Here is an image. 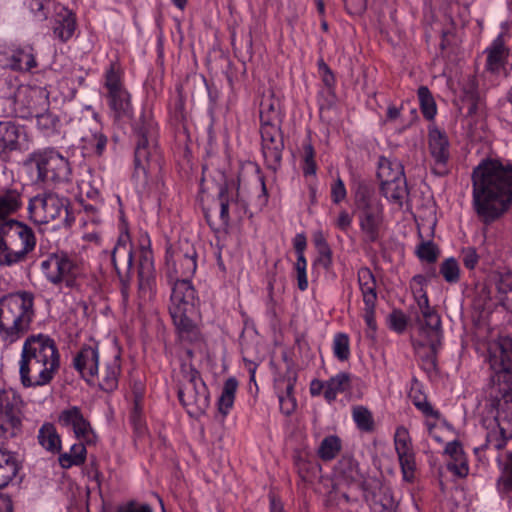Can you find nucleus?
Returning <instances> with one entry per match:
<instances>
[{"mask_svg": "<svg viewBox=\"0 0 512 512\" xmlns=\"http://www.w3.org/2000/svg\"><path fill=\"white\" fill-rule=\"evenodd\" d=\"M488 361L492 370L490 384L502 396L498 401L495 421L499 429L486 434L485 446L500 450L512 439V338L501 337L487 345Z\"/></svg>", "mask_w": 512, "mask_h": 512, "instance_id": "obj_1", "label": "nucleus"}, {"mask_svg": "<svg viewBox=\"0 0 512 512\" xmlns=\"http://www.w3.org/2000/svg\"><path fill=\"white\" fill-rule=\"evenodd\" d=\"M60 368V353L48 335H30L23 343L19 361L20 380L25 387L49 384Z\"/></svg>", "mask_w": 512, "mask_h": 512, "instance_id": "obj_2", "label": "nucleus"}, {"mask_svg": "<svg viewBox=\"0 0 512 512\" xmlns=\"http://www.w3.org/2000/svg\"><path fill=\"white\" fill-rule=\"evenodd\" d=\"M512 204V163L500 157L482 159V221L490 222Z\"/></svg>", "mask_w": 512, "mask_h": 512, "instance_id": "obj_3", "label": "nucleus"}, {"mask_svg": "<svg viewBox=\"0 0 512 512\" xmlns=\"http://www.w3.org/2000/svg\"><path fill=\"white\" fill-rule=\"evenodd\" d=\"M34 315L33 295L28 292L10 294L0 300V338L12 344L30 327Z\"/></svg>", "mask_w": 512, "mask_h": 512, "instance_id": "obj_4", "label": "nucleus"}, {"mask_svg": "<svg viewBox=\"0 0 512 512\" xmlns=\"http://www.w3.org/2000/svg\"><path fill=\"white\" fill-rule=\"evenodd\" d=\"M169 312L182 338L194 340L198 336L191 316L195 313L198 298L189 278H174Z\"/></svg>", "mask_w": 512, "mask_h": 512, "instance_id": "obj_5", "label": "nucleus"}, {"mask_svg": "<svg viewBox=\"0 0 512 512\" xmlns=\"http://www.w3.org/2000/svg\"><path fill=\"white\" fill-rule=\"evenodd\" d=\"M26 165L36 171L37 183L56 184L70 180L71 167L68 159L53 148L34 151L28 156Z\"/></svg>", "mask_w": 512, "mask_h": 512, "instance_id": "obj_6", "label": "nucleus"}, {"mask_svg": "<svg viewBox=\"0 0 512 512\" xmlns=\"http://www.w3.org/2000/svg\"><path fill=\"white\" fill-rule=\"evenodd\" d=\"M136 137L135 166L144 172L160 159L158 149V130L150 112H143L134 124Z\"/></svg>", "mask_w": 512, "mask_h": 512, "instance_id": "obj_7", "label": "nucleus"}, {"mask_svg": "<svg viewBox=\"0 0 512 512\" xmlns=\"http://www.w3.org/2000/svg\"><path fill=\"white\" fill-rule=\"evenodd\" d=\"M45 278L53 285L64 284L65 287L76 289L83 275V269L75 256L64 251L49 254L40 264Z\"/></svg>", "mask_w": 512, "mask_h": 512, "instance_id": "obj_8", "label": "nucleus"}, {"mask_svg": "<svg viewBox=\"0 0 512 512\" xmlns=\"http://www.w3.org/2000/svg\"><path fill=\"white\" fill-rule=\"evenodd\" d=\"M69 200L55 193L38 194L30 199L29 217L37 224H47L59 220L64 226H70L73 218L68 210Z\"/></svg>", "mask_w": 512, "mask_h": 512, "instance_id": "obj_9", "label": "nucleus"}, {"mask_svg": "<svg viewBox=\"0 0 512 512\" xmlns=\"http://www.w3.org/2000/svg\"><path fill=\"white\" fill-rule=\"evenodd\" d=\"M184 383L179 388L178 398L188 414L198 418L209 407V392L199 372L187 365L182 366Z\"/></svg>", "mask_w": 512, "mask_h": 512, "instance_id": "obj_10", "label": "nucleus"}, {"mask_svg": "<svg viewBox=\"0 0 512 512\" xmlns=\"http://www.w3.org/2000/svg\"><path fill=\"white\" fill-rule=\"evenodd\" d=\"M196 257V249L187 239L170 245L166 251L168 277L170 279L192 277L197 268Z\"/></svg>", "mask_w": 512, "mask_h": 512, "instance_id": "obj_11", "label": "nucleus"}, {"mask_svg": "<svg viewBox=\"0 0 512 512\" xmlns=\"http://www.w3.org/2000/svg\"><path fill=\"white\" fill-rule=\"evenodd\" d=\"M23 401L13 389H0V437L17 436L22 427Z\"/></svg>", "mask_w": 512, "mask_h": 512, "instance_id": "obj_12", "label": "nucleus"}, {"mask_svg": "<svg viewBox=\"0 0 512 512\" xmlns=\"http://www.w3.org/2000/svg\"><path fill=\"white\" fill-rule=\"evenodd\" d=\"M353 484L363 493L373 512H398L397 502L384 482H353Z\"/></svg>", "mask_w": 512, "mask_h": 512, "instance_id": "obj_13", "label": "nucleus"}, {"mask_svg": "<svg viewBox=\"0 0 512 512\" xmlns=\"http://www.w3.org/2000/svg\"><path fill=\"white\" fill-rule=\"evenodd\" d=\"M262 154L268 169L276 172L281 165L284 141L281 129L277 125H265L260 128Z\"/></svg>", "mask_w": 512, "mask_h": 512, "instance_id": "obj_14", "label": "nucleus"}, {"mask_svg": "<svg viewBox=\"0 0 512 512\" xmlns=\"http://www.w3.org/2000/svg\"><path fill=\"white\" fill-rule=\"evenodd\" d=\"M360 210V228L365 240L373 243L379 238V229L382 223V208L379 203L367 196H361L357 201Z\"/></svg>", "mask_w": 512, "mask_h": 512, "instance_id": "obj_15", "label": "nucleus"}, {"mask_svg": "<svg viewBox=\"0 0 512 512\" xmlns=\"http://www.w3.org/2000/svg\"><path fill=\"white\" fill-rule=\"evenodd\" d=\"M0 66L16 72H32L38 67L36 51L30 44L12 47L0 52Z\"/></svg>", "mask_w": 512, "mask_h": 512, "instance_id": "obj_16", "label": "nucleus"}, {"mask_svg": "<svg viewBox=\"0 0 512 512\" xmlns=\"http://www.w3.org/2000/svg\"><path fill=\"white\" fill-rule=\"evenodd\" d=\"M58 421L62 426L71 427L77 439L87 444L95 443L96 435L78 407L73 406L63 410Z\"/></svg>", "mask_w": 512, "mask_h": 512, "instance_id": "obj_17", "label": "nucleus"}, {"mask_svg": "<svg viewBox=\"0 0 512 512\" xmlns=\"http://www.w3.org/2000/svg\"><path fill=\"white\" fill-rule=\"evenodd\" d=\"M487 62L485 71L482 72V81L488 77H495L498 79L504 76V63L508 54L502 35H499L491 44L486 48Z\"/></svg>", "mask_w": 512, "mask_h": 512, "instance_id": "obj_18", "label": "nucleus"}, {"mask_svg": "<svg viewBox=\"0 0 512 512\" xmlns=\"http://www.w3.org/2000/svg\"><path fill=\"white\" fill-rule=\"evenodd\" d=\"M26 142L23 127L11 121H0V157L21 150Z\"/></svg>", "mask_w": 512, "mask_h": 512, "instance_id": "obj_19", "label": "nucleus"}, {"mask_svg": "<svg viewBox=\"0 0 512 512\" xmlns=\"http://www.w3.org/2000/svg\"><path fill=\"white\" fill-rule=\"evenodd\" d=\"M73 366L86 382H90L98 375L99 370V351L97 346H83L74 356Z\"/></svg>", "mask_w": 512, "mask_h": 512, "instance_id": "obj_20", "label": "nucleus"}, {"mask_svg": "<svg viewBox=\"0 0 512 512\" xmlns=\"http://www.w3.org/2000/svg\"><path fill=\"white\" fill-rule=\"evenodd\" d=\"M419 313L416 316L419 332H430L434 341L439 337L441 329V319L438 313L429 306V300L426 294H422L417 300Z\"/></svg>", "mask_w": 512, "mask_h": 512, "instance_id": "obj_21", "label": "nucleus"}, {"mask_svg": "<svg viewBox=\"0 0 512 512\" xmlns=\"http://www.w3.org/2000/svg\"><path fill=\"white\" fill-rule=\"evenodd\" d=\"M0 235L14 239L33 251L36 246V237L33 229L17 220H9L0 226Z\"/></svg>", "mask_w": 512, "mask_h": 512, "instance_id": "obj_22", "label": "nucleus"}, {"mask_svg": "<svg viewBox=\"0 0 512 512\" xmlns=\"http://www.w3.org/2000/svg\"><path fill=\"white\" fill-rule=\"evenodd\" d=\"M425 337L424 341H415L414 348L416 353L421 357L426 369L433 370L436 367V355L441 346L442 331H439L437 341H434L430 332H420Z\"/></svg>", "mask_w": 512, "mask_h": 512, "instance_id": "obj_23", "label": "nucleus"}, {"mask_svg": "<svg viewBox=\"0 0 512 512\" xmlns=\"http://www.w3.org/2000/svg\"><path fill=\"white\" fill-rule=\"evenodd\" d=\"M111 260L117 273L121 274V269L129 271L133 265V253L128 234H121L112 251Z\"/></svg>", "mask_w": 512, "mask_h": 512, "instance_id": "obj_24", "label": "nucleus"}, {"mask_svg": "<svg viewBox=\"0 0 512 512\" xmlns=\"http://www.w3.org/2000/svg\"><path fill=\"white\" fill-rule=\"evenodd\" d=\"M429 149L436 164H446L450 155L449 141L446 134L436 127L429 129Z\"/></svg>", "mask_w": 512, "mask_h": 512, "instance_id": "obj_25", "label": "nucleus"}, {"mask_svg": "<svg viewBox=\"0 0 512 512\" xmlns=\"http://www.w3.org/2000/svg\"><path fill=\"white\" fill-rule=\"evenodd\" d=\"M108 104L116 121L129 120L132 115V105L130 94L127 90H122L111 95H107Z\"/></svg>", "mask_w": 512, "mask_h": 512, "instance_id": "obj_26", "label": "nucleus"}, {"mask_svg": "<svg viewBox=\"0 0 512 512\" xmlns=\"http://www.w3.org/2000/svg\"><path fill=\"white\" fill-rule=\"evenodd\" d=\"M22 205V195L17 189L0 191V226L8 222L11 214L17 212Z\"/></svg>", "mask_w": 512, "mask_h": 512, "instance_id": "obj_27", "label": "nucleus"}, {"mask_svg": "<svg viewBox=\"0 0 512 512\" xmlns=\"http://www.w3.org/2000/svg\"><path fill=\"white\" fill-rule=\"evenodd\" d=\"M445 453L451 457V461L447 463V469L457 477H467L469 469L466 461L462 457L460 443L457 441L448 442L445 447Z\"/></svg>", "mask_w": 512, "mask_h": 512, "instance_id": "obj_28", "label": "nucleus"}, {"mask_svg": "<svg viewBox=\"0 0 512 512\" xmlns=\"http://www.w3.org/2000/svg\"><path fill=\"white\" fill-rule=\"evenodd\" d=\"M377 176L381 183L406 179L404 167L397 159L381 157L378 164Z\"/></svg>", "mask_w": 512, "mask_h": 512, "instance_id": "obj_29", "label": "nucleus"}, {"mask_svg": "<svg viewBox=\"0 0 512 512\" xmlns=\"http://www.w3.org/2000/svg\"><path fill=\"white\" fill-rule=\"evenodd\" d=\"M351 374L340 372L325 382L324 397L328 402H333L339 393L351 388Z\"/></svg>", "mask_w": 512, "mask_h": 512, "instance_id": "obj_30", "label": "nucleus"}, {"mask_svg": "<svg viewBox=\"0 0 512 512\" xmlns=\"http://www.w3.org/2000/svg\"><path fill=\"white\" fill-rule=\"evenodd\" d=\"M357 278L363 302H377V284L372 271L368 267H361L357 272Z\"/></svg>", "mask_w": 512, "mask_h": 512, "instance_id": "obj_31", "label": "nucleus"}, {"mask_svg": "<svg viewBox=\"0 0 512 512\" xmlns=\"http://www.w3.org/2000/svg\"><path fill=\"white\" fill-rule=\"evenodd\" d=\"M38 442L47 451L55 454L61 449V439L56 428L51 423H45L38 431Z\"/></svg>", "mask_w": 512, "mask_h": 512, "instance_id": "obj_32", "label": "nucleus"}, {"mask_svg": "<svg viewBox=\"0 0 512 512\" xmlns=\"http://www.w3.org/2000/svg\"><path fill=\"white\" fill-rule=\"evenodd\" d=\"M335 480H357L360 471L357 462L350 456H343L333 470Z\"/></svg>", "mask_w": 512, "mask_h": 512, "instance_id": "obj_33", "label": "nucleus"}, {"mask_svg": "<svg viewBox=\"0 0 512 512\" xmlns=\"http://www.w3.org/2000/svg\"><path fill=\"white\" fill-rule=\"evenodd\" d=\"M381 192L389 201L402 206L408 195L406 179L381 183Z\"/></svg>", "mask_w": 512, "mask_h": 512, "instance_id": "obj_34", "label": "nucleus"}, {"mask_svg": "<svg viewBox=\"0 0 512 512\" xmlns=\"http://www.w3.org/2000/svg\"><path fill=\"white\" fill-rule=\"evenodd\" d=\"M491 282L497 292V300L501 305H505L506 295L512 292V271L504 270L495 272L491 275Z\"/></svg>", "mask_w": 512, "mask_h": 512, "instance_id": "obj_35", "label": "nucleus"}, {"mask_svg": "<svg viewBox=\"0 0 512 512\" xmlns=\"http://www.w3.org/2000/svg\"><path fill=\"white\" fill-rule=\"evenodd\" d=\"M155 278L145 276L143 271H139V283L137 293V307L141 311L145 305L150 302L154 296Z\"/></svg>", "mask_w": 512, "mask_h": 512, "instance_id": "obj_36", "label": "nucleus"}, {"mask_svg": "<svg viewBox=\"0 0 512 512\" xmlns=\"http://www.w3.org/2000/svg\"><path fill=\"white\" fill-rule=\"evenodd\" d=\"M237 387L238 382L233 377L228 378L224 383L221 395L218 399V410L223 416H226L233 407Z\"/></svg>", "mask_w": 512, "mask_h": 512, "instance_id": "obj_37", "label": "nucleus"}, {"mask_svg": "<svg viewBox=\"0 0 512 512\" xmlns=\"http://www.w3.org/2000/svg\"><path fill=\"white\" fill-rule=\"evenodd\" d=\"M76 443L71 446L69 452H65L59 455V464L62 468H70L73 465H80L84 463L86 459V448L84 441Z\"/></svg>", "mask_w": 512, "mask_h": 512, "instance_id": "obj_38", "label": "nucleus"}, {"mask_svg": "<svg viewBox=\"0 0 512 512\" xmlns=\"http://www.w3.org/2000/svg\"><path fill=\"white\" fill-rule=\"evenodd\" d=\"M120 373V364L117 359L108 364L100 375L99 385L102 390L111 392L118 386V376Z\"/></svg>", "mask_w": 512, "mask_h": 512, "instance_id": "obj_39", "label": "nucleus"}, {"mask_svg": "<svg viewBox=\"0 0 512 512\" xmlns=\"http://www.w3.org/2000/svg\"><path fill=\"white\" fill-rule=\"evenodd\" d=\"M341 448V439L336 435H330L321 441L317 453L323 461H330L339 454Z\"/></svg>", "mask_w": 512, "mask_h": 512, "instance_id": "obj_40", "label": "nucleus"}, {"mask_svg": "<svg viewBox=\"0 0 512 512\" xmlns=\"http://www.w3.org/2000/svg\"><path fill=\"white\" fill-rule=\"evenodd\" d=\"M75 28V18L71 13L67 12L65 15L60 16V18L56 20L53 31L55 36L64 42L72 37Z\"/></svg>", "mask_w": 512, "mask_h": 512, "instance_id": "obj_41", "label": "nucleus"}, {"mask_svg": "<svg viewBox=\"0 0 512 512\" xmlns=\"http://www.w3.org/2000/svg\"><path fill=\"white\" fill-rule=\"evenodd\" d=\"M279 101L273 97L264 98L260 103L261 126L276 125L274 121L278 118Z\"/></svg>", "mask_w": 512, "mask_h": 512, "instance_id": "obj_42", "label": "nucleus"}, {"mask_svg": "<svg viewBox=\"0 0 512 512\" xmlns=\"http://www.w3.org/2000/svg\"><path fill=\"white\" fill-rule=\"evenodd\" d=\"M439 274L450 284H455L460 280V266L454 257L443 260L439 266Z\"/></svg>", "mask_w": 512, "mask_h": 512, "instance_id": "obj_43", "label": "nucleus"}, {"mask_svg": "<svg viewBox=\"0 0 512 512\" xmlns=\"http://www.w3.org/2000/svg\"><path fill=\"white\" fill-rule=\"evenodd\" d=\"M105 88L108 95L125 90L121 80V71L116 63H111L105 72Z\"/></svg>", "mask_w": 512, "mask_h": 512, "instance_id": "obj_44", "label": "nucleus"}, {"mask_svg": "<svg viewBox=\"0 0 512 512\" xmlns=\"http://www.w3.org/2000/svg\"><path fill=\"white\" fill-rule=\"evenodd\" d=\"M19 465L10 453H0V480H13L17 477Z\"/></svg>", "mask_w": 512, "mask_h": 512, "instance_id": "obj_45", "label": "nucleus"}, {"mask_svg": "<svg viewBox=\"0 0 512 512\" xmlns=\"http://www.w3.org/2000/svg\"><path fill=\"white\" fill-rule=\"evenodd\" d=\"M35 118L37 127L43 132L44 135L49 136L57 132L60 120L50 111L36 114Z\"/></svg>", "mask_w": 512, "mask_h": 512, "instance_id": "obj_46", "label": "nucleus"}, {"mask_svg": "<svg viewBox=\"0 0 512 512\" xmlns=\"http://www.w3.org/2000/svg\"><path fill=\"white\" fill-rule=\"evenodd\" d=\"M418 99L425 118L428 120L433 119L436 114V104L430 90L426 86L419 87Z\"/></svg>", "mask_w": 512, "mask_h": 512, "instance_id": "obj_47", "label": "nucleus"}, {"mask_svg": "<svg viewBox=\"0 0 512 512\" xmlns=\"http://www.w3.org/2000/svg\"><path fill=\"white\" fill-rule=\"evenodd\" d=\"M415 252L421 261L427 263H435L440 255L438 246L432 241H422Z\"/></svg>", "mask_w": 512, "mask_h": 512, "instance_id": "obj_48", "label": "nucleus"}, {"mask_svg": "<svg viewBox=\"0 0 512 512\" xmlns=\"http://www.w3.org/2000/svg\"><path fill=\"white\" fill-rule=\"evenodd\" d=\"M353 419L357 427L362 431L370 432L374 428L372 413L363 406H358L353 409Z\"/></svg>", "mask_w": 512, "mask_h": 512, "instance_id": "obj_49", "label": "nucleus"}, {"mask_svg": "<svg viewBox=\"0 0 512 512\" xmlns=\"http://www.w3.org/2000/svg\"><path fill=\"white\" fill-rule=\"evenodd\" d=\"M333 353L340 361H346L350 357L349 337L345 333H337L333 339Z\"/></svg>", "mask_w": 512, "mask_h": 512, "instance_id": "obj_50", "label": "nucleus"}, {"mask_svg": "<svg viewBox=\"0 0 512 512\" xmlns=\"http://www.w3.org/2000/svg\"><path fill=\"white\" fill-rule=\"evenodd\" d=\"M85 148L92 151L97 156L102 155L106 148L107 137L100 131H96L90 136L83 137Z\"/></svg>", "mask_w": 512, "mask_h": 512, "instance_id": "obj_51", "label": "nucleus"}, {"mask_svg": "<svg viewBox=\"0 0 512 512\" xmlns=\"http://www.w3.org/2000/svg\"><path fill=\"white\" fill-rule=\"evenodd\" d=\"M304 176H315L317 165L315 162V150L310 142L303 144V165Z\"/></svg>", "mask_w": 512, "mask_h": 512, "instance_id": "obj_52", "label": "nucleus"}, {"mask_svg": "<svg viewBox=\"0 0 512 512\" xmlns=\"http://www.w3.org/2000/svg\"><path fill=\"white\" fill-rule=\"evenodd\" d=\"M463 104L467 106L465 124L468 127L471 135H474L477 130V122H474V116L476 115L478 109V98L474 97V95L467 94L465 99L463 100Z\"/></svg>", "mask_w": 512, "mask_h": 512, "instance_id": "obj_53", "label": "nucleus"}, {"mask_svg": "<svg viewBox=\"0 0 512 512\" xmlns=\"http://www.w3.org/2000/svg\"><path fill=\"white\" fill-rule=\"evenodd\" d=\"M394 444L395 449L398 454H404L408 452H412L411 447V438L409 435L408 430L404 426H399L396 429L395 435H394Z\"/></svg>", "mask_w": 512, "mask_h": 512, "instance_id": "obj_54", "label": "nucleus"}, {"mask_svg": "<svg viewBox=\"0 0 512 512\" xmlns=\"http://www.w3.org/2000/svg\"><path fill=\"white\" fill-rule=\"evenodd\" d=\"M402 474H403V480H412L415 475V469H416V463H415V457L414 453L408 452L404 454H398Z\"/></svg>", "mask_w": 512, "mask_h": 512, "instance_id": "obj_55", "label": "nucleus"}, {"mask_svg": "<svg viewBox=\"0 0 512 512\" xmlns=\"http://www.w3.org/2000/svg\"><path fill=\"white\" fill-rule=\"evenodd\" d=\"M473 181V208L480 216V164L474 167L472 174Z\"/></svg>", "mask_w": 512, "mask_h": 512, "instance_id": "obj_56", "label": "nucleus"}, {"mask_svg": "<svg viewBox=\"0 0 512 512\" xmlns=\"http://www.w3.org/2000/svg\"><path fill=\"white\" fill-rule=\"evenodd\" d=\"M389 325L390 328L395 330L398 333H402L407 326V319L405 314L400 310H394L389 315Z\"/></svg>", "mask_w": 512, "mask_h": 512, "instance_id": "obj_57", "label": "nucleus"}, {"mask_svg": "<svg viewBox=\"0 0 512 512\" xmlns=\"http://www.w3.org/2000/svg\"><path fill=\"white\" fill-rule=\"evenodd\" d=\"M78 188L81 197L85 196L88 199L98 201L100 198L99 188L93 185L90 181L81 180L78 183Z\"/></svg>", "mask_w": 512, "mask_h": 512, "instance_id": "obj_58", "label": "nucleus"}, {"mask_svg": "<svg viewBox=\"0 0 512 512\" xmlns=\"http://www.w3.org/2000/svg\"><path fill=\"white\" fill-rule=\"evenodd\" d=\"M219 200H220V219L224 225L229 223V208L231 202L228 199L227 188L221 187L219 192Z\"/></svg>", "mask_w": 512, "mask_h": 512, "instance_id": "obj_59", "label": "nucleus"}, {"mask_svg": "<svg viewBox=\"0 0 512 512\" xmlns=\"http://www.w3.org/2000/svg\"><path fill=\"white\" fill-rule=\"evenodd\" d=\"M278 400L280 410L283 414L289 416L295 411L297 407V401L295 396H288L285 395L284 393H278Z\"/></svg>", "mask_w": 512, "mask_h": 512, "instance_id": "obj_60", "label": "nucleus"}, {"mask_svg": "<svg viewBox=\"0 0 512 512\" xmlns=\"http://www.w3.org/2000/svg\"><path fill=\"white\" fill-rule=\"evenodd\" d=\"M117 512H153V509L148 504H140L135 500H131L119 505Z\"/></svg>", "mask_w": 512, "mask_h": 512, "instance_id": "obj_61", "label": "nucleus"}, {"mask_svg": "<svg viewBox=\"0 0 512 512\" xmlns=\"http://www.w3.org/2000/svg\"><path fill=\"white\" fill-rule=\"evenodd\" d=\"M462 261L467 269L473 270L478 264V254L474 247H467L462 249Z\"/></svg>", "mask_w": 512, "mask_h": 512, "instance_id": "obj_62", "label": "nucleus"}, {"mask_svg": "<svg viewBox=\"0 0 512 512\" xmlns=\"http://www.w3.org/2000/svg\"><path fill=\"white\" fill-rule=\"evenodd\" d=\"M347 195L346 188L344 182L341 178H337L335 182L331 186V198L334 203H340L345 199Z\"/></svg>", "mask_w": 512, "mask_h": 512, "instance_id": "obj_63", "label": "nucleus"}, {"mask_svg": "<svg viewBox=\"0 0 512 512\" xmlns=\"http://www.w3.org/2000/svg\"><path fill=\"white\" fill-rule=\"evenodd\" d=\"M24 4L40 19L46 18V0H24Z\"/></svg>", "mask_w": 512, "mask_h": 512, "instance_id": "obj_64", "label": "nucleus"}]
</instances>
